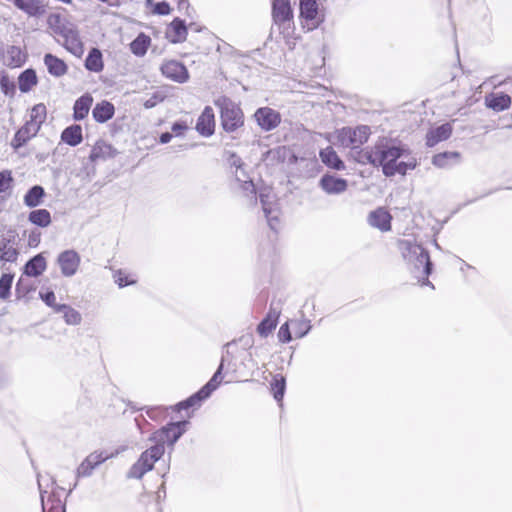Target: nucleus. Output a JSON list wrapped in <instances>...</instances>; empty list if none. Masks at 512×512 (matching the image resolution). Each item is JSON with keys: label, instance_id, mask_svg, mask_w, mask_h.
<instances>
[{"label": "nucleus", "instance_id": "1", "mask_svg": "<svg viewBox=\"0 0 512 512\" xmlns=\"http://www.w3.org/2000/svg\"><path fill=\"white\" fill-rule=\"evenodd\" d=\"M189 425L190 421L188 419L169 421L161 428L152 432L148 437V441L154 444L140 454L137 461L128 470L126 477L128 479L140 480L147 472L153 470L155 463L165 453V445L173 449L178 440L186 433Z\"/></svg>", "mask_w": 512, "mask_h": 512}, {"label": "nucleus", "instance_id": "2", "mask_svg": "<svg viewBox=\"0 0 512 512\" xmlns=\"http://www.w3.org/2000/svg\"><path fill=\"white\" fill-rule=\"evenodd\" d=\"M223 370H224V358L221 359L220 364L218 365L216 371L212 375V377L205 383L198 391L187 397L186 399L178 402L173 406V410L176 412H180L182 410H188L190 408H196L201 406V404L207 400L212 393L219 387L223 380Z\"/></svg>", "mask_w": 512, "mask_h": 512}, {"label": "nucleus", "instance_id": "3", "mask_svg": "<svg viewBox=\"0 0 512 512\" xmlns=\"http://www.w3.org/2000/svg\"><path fill=\"white\" fill-rule=\"evenodd\" d=\"M47 22L53 33L63 39L62 45L69 52L75 56H80L83 53L82 43L72 24L68 23L59 14H51Z\"/></svg>", "mask_w": 512, "mask_h": 512}, {"label": "nucleus", "instance_id": "4", "mask_svg": "<svg viewBox=\"0 0 512 512\" xmlns=\"http://www.w3.org/2000/svg\"><path fill=\"white\" fill-rule=\"evenodd\" d=\"M406 152V149L395 145L392 140L380 139L375 143L376 167L381 166L385 176H394L395 170H393V167Z\"/></svg>", "mask_w": 512, "mask_h": 512}, {"label": "nucleus", "instance_id": "5", "mask_svg": "<svg viewBox=\"0 0 512 512\" xmlns=\"http://www.w3.org/2000/svg\"><path fill=\"white\" fill-rule=\"evenodd\" d=\"M214 104L220 109L221 125L226 132H235L244 125V114L241 107L229 97L220 96L214 101Z\"/></svg>", "mask_w": 512, "mask_h": 512}, {"label": "nucleus", "instance_id": "6", "mask_svg": "<svg viewBox=\"0 0 512 512\" xmlns=\"http://www.w3.org/2000/svg\"><path fill=\"white\" fill-rule=\"evenodd\" d=\"M299 1L300 16L304 20L303 27L308 30L316 29L324 21V15L319 10L317 0Z\"/></svg>", "mask_w": 512, "mask_h": 512}, {"label": "nucleus", "instance_id": "7", "mask_svg": "<svg viewBox=\"0 0 512 512\" xmlns=\"http://www.w3.org/2000/svg\"><path fill=\"white\" fill-rule=\"evenodd\" d=\"M53 489L49 494L47 501H45L46 490L42 489L40 481L38 480V486L40 491L41 507L42 512H66V504L62 501L58 490H64L63 487L57 485L56 480L51 478Z\"/></svg>", "mask_w": 512, "mask_h": 512}, {"label": "nucleus", "instance_id": "8", "mask_svg": "<svg viewBox=\"0 0 512 512\" xmlns=\"http://www.w3.org/2000/svg\"><path fill=\"white\" fill-rule=\"evenodd\" d=\"M370 135V128L366 125L358 126L355 129L343 128L339 134L341 143L344 146L358 147L365 143Z\"/></svg>", "mask_w": 512, "mask_h": 512}, {"label": "nucleus", "instance_id": "9", "mask_svg": "<svg viewBox=\"0 0 512 512\" xmlns=\"http://www.w3.org/2000/svg\"><path fill=\"white\" fill-rule=\"evenodd\" d=\"M113 456L114 454L104 455L103 452L90 453L76 469V478L91 476L98 466Z\"/></svg>", "mask_w": 512, "mask_h": 512}, {"label": "nucleus", "instance_id": "10", "mask_svg": "<svg viewBox=\"0 0 512 512\" xmlns=\"http://www.w3.org/2000/svg\"><path fill=\"white\" fill-rule=\"evenodd\" d=\"M80 256L75 250H65L59 254L57 262L61 273L66 277L75 275L80 265Z\"/></svg>", "mask_w": 512, "mask_h": 512}, {"label": "nucleus", "instance_id": "11", "mask_svg": "<svg viewBox=\"0 0 512 512\" xmlns=\"http://www.w3.org/2000/svg\"><path fill=\"white\" fill-rule=\"evenodd\" d=\"M161 72L166 78L178 83H184L189 79L187 68L176 60H170L162 64Z\"/></svg>", "mask_w": 512, "mask_h": 512}, {"label": "nucleus", "instance_id": "12", "mask_svg": "<svg viewBox=\"0 0 512 512\" xmlns=\"http://www.w3.org/2000/svg\"><path fill=\"white\" fill-rule=\"evenodd\" d=\"M254 117L258 125L265 131L273 130L281 122L280 114L269 107L257 109Z\"/></svg>", "mask_w": 512, "mask_h": 512}, {"label": "nucleus", "instance_id": "13", "mask_svg": "<svg viewBox=\"0 0 512 512\" xmlns=\"http://www.w3.org/2000/svg\"><path fill=\"white\" fill-rule=\"evenodd\" d=\"M398 248L403 258L408 262H414L416 256H420V260L427 262V251L419 244L413 243L409 240H400Z\"/></svg>", "mask_w": 512, "mask_h": 512}, {"label": "nucleus", "instance_id": "14", "mask_svg": "<svg viewBox=\"0 0 512 512\" xmlns=\"http://www.w3.org/2000/svg\"><path fill=\"white\" fill-rule=\"evenodd\" d=\"M260 202L262 204L263 212L267 218L268 224L271 229H276V224L278 222V213L277 209L272 206V200L274 196L271 193L270 189L261 190L259 193Z\"/></svg>", "mask_w": 512, "mask_h": 512}, {"label": "nucleus", "instance_id": "15", "mask_svg": "<svg viewBox=\"0 0 512 512\" xmlns=\"http://www.w3.org/2000/svg\"><path fill=\"white\" fill-rule=\"evenodd\" d=\"M196 130L202 136L208 137L214 133L215 130V116L213 109L206 106L199 116L196 123Z\"/></svg>", "mask_w": 512, "mask_h": 512}, {"label": "nucleus", "instance_id": "16", "mask_svg": "<svg viewBox=\"0 0 512 512\" xmlns=\"http://www.w3.org/2000/svg\"><path fill=\"white\" fill-rule=\"evenodd\" d=\"M319 185L328 194L343 193L348 187V183L345 179L329 174L322 176Z\"/></svg>", "mask_w": 512, "mask_h": 512}, {"label": "nucleus", "instance_id": "17", "mask_svg": "<svg viewBox=\"0 0 512 512\" xmlns=\"http://www.w3.org/2000/svg\"><path fill=\"white\" fill-rule=\"evenodd\" d=\"M293 17V12L290 5V0H274L273 2V18L278 24L290 21Z\"/></svg>", "mask_w": 512, "mask_h": 512}, {"label": "nucleus", "instance_id": "18", "mask_svg": "<svg viewBox=\"0 0 512 512\" xmlns=\"http://www.w3.org/2000/svg\"><path fill=\"white\" fill-rule=\"evenodd\" d=\"M349 157L362 165L371 164L376 167L375 145L366 149H361L360 146L352 147Z\"/></svg>", "mask_w": 512, "mask_h": 512}, {"label": "nucleus", "instance_id": "19", "mask_svg": "<svg viewBox=\"0 0 512 512\" xmlns=\"http://www.w3.org/2000/svg\"><path fill=\"white\" fill-rule=\"evenodd\" d=\"M451 134L452 126L449 123L442 124L427 133L426 144L429 147H433L437 143L447 140Z\"/></svg>", "mask_w": 512, "mask_h": 512}, {"label": "nucleus", "instance_id": "20", "mask_svg": "<svg viewBox=\"0 0 512 512\" xmlns=\"http://www.w3.org/2000/svg\"><path fill=\"white\" fill-rule=\"evenodd\" d=\"M391 215L383 208H378L369 214L368 222L371 226L380 229L381 231H388L390 225Z\"/></svg>", "mask_w": 512, "mask_h": 512}, {"label": "nucleus", "instance_id": "21", "mask_svg": "<svg viewBox=\"0 0 512 512\" xmlns=\"http://www.w3.org/2000/svg\"><path fill=\"white\" fill-rule=\"evenodd\" d=\"M488 108L496 112L504 111L511 105V97L505 93H492L485 99Z\"/></svg>", "mask_w": 512, "mask_h": 512}, {"label": "nucleus", "instance_id": "22", "mask_svg": "<svg viewBox=\"0 0 512 512\" xmlns=\"http://www.w3.org/2000/svg\"><path fill=\"white\" fill-rule=\"evenodd\" d=\"M117 154V151L110 145L103 141H98L92 148L90 153V160L96 162L98 160H106L113 158Z\"/></svg>", "mask_w": 512, "mask_h": 512}, {"label": "nucleus", "instance_id": "23", "mask_svg": "<svg viewBox=\"0 0 512 512\" xmlns=\"http://www.w3.org/2000/svg\"><path fill=\"white\" fill-rule=\"evenodd\" d=\"M44 63L48 72L55 77H61L67 73L68 67L66 63L52 54L44 56Z\"/></svg>", "mask_w": 512, "mask_h": 512}, {"label": "nucleus", "instance_id": "24", "mask_svg": "<svg viewBox=\"0 0 512 512\" xmlns=\"http://www.w3.org/2000/svg\"><path fill=\"white\" fill-rule=\"evenodd\" d=\"M114 112L115 109L112 103L102 101L93 108L92 115L96 122L104 123L113 117Z\"/></svg>", "mask_w": 512, "mask_h": 512}, {"label": "nucleus", "instance_id": "25", "mask_svg": "<svg viewBox=\"0 0 512 512\" xmlns=\"http://www.w3.org/2000/svg\"><path fill=\"white\" fill-rule=\"evenodd\" d=\"M167 34L173 43H179L186 40L187 27L185 22L179 18H175L169 25Z\"/></svg>", "mask_w": 512, "mask_h": 512}, {"label": "nucleus", "instance_id": "26", "mask_svg": "<svg viewBox=\"0 0 512 512\" xmlns=\"http://www.w3.org/2000/svg\"><path fill=\"white\" fill-rule=\"evenodd\" d=\"M461 155L456 151H446L433 156L432 164L438 168H448L452 164L459 163Z\"/></svg>", "mask_w": 512, "mask_h": 512}, {"label": "nucleus", "instance_id": "27", "mask_svg": "<svg viewBox=\"0 0 512 512\" xmlns=\"http://www.w3.org/2000/svg\"><path fill=\"white\" fill-rule=\"evenodd\" d=\"M270 388L274 399L282 406L286 392V378L282 374L274 375L270 382Z\"/></svg>", "mask_w": 512, "mask_h": 512}, {"label": "nucleus", "instance_id": "28", "mask_svg": "<svg viewBox=\"0 0 512 512\" xmlns=\"http://www.w3.org/2000/svg\"><path fill=\"white\" fill-rule=\"evenodd\" d=\"M93 102V98L89 94H84L80 98H78L74 104L73 110L74 114L73 117L75 120H82L84 119L91 108Z\"/></svg>", "mask_w": 512, "mask_h": 512}, {"label": "nucleus", "instance_id": "29", "mask_svg": "<svg viewBox=\"0 0 512 512\" xmlns=\"http://www.w3.org/2000/svg\"><path fill=\"white\" fill-rule=\"evenodd\" d=\"M46 269V260L42 254H38L30 259L25 265V274L27 276L37 277Z\"/></svg>", "mask_w": 512, "mask_h": 512}, {"label": "nucleus", "instance_id": "30", "mask_svg": "<svg viewBox=\"0 0 512 512\" xmlns=\"http://www.w3.org/2000/svg\"><path fill=\"white\" fill-rule=\"evenodd\" d=\"M61 139L70 146H77L83 140L81 126L71 125L65 128L61 134Z\"/></svg>", "mask_w": 512, "mask_h": 512}, {"label": "nucleus", "instance_id": "31", "mask_svg": "<svg viewBox=\"0 0 512 512\" xmlns=\"http://www.w3.org/2000/svg\"><path fill=\"white\" fill-rule=\"evenodd\" d=\"M320 158L322 162L330 168L335 170L344 169V163L338 157L337 153L332 147H327L320 151Z\"/></svg>", "mask_w": 512, "mask_h": 512}, {"label": "nucleus", "instance_id": "32", "mask_svg": "<svg viewBox=\"0 0 512 512\" xmlns=\"http://www.w3.org/2000/svg\"><path fill=\"white\" fill-rule=\"evenodd\" d=\"M14 4L29 16H38L45 12L44 7L38 0H14Z\"/></svg>", "mask_w": 512, "mask_h": 512}, {"label": "nucleus", "instance_id": "33", "mask_svg": "<svg viewBox=\"0 0 512 512\" xmlns=\"http://www.w3.org/2000/svg\"><path fill=\"white\" fill-rule=\"evenodd\" d=\"M45 191L42 186L35 185L24 196V203L28 207H36L41 204Z\"/></svg>", "mask_w": 512, "mask_h": 512}, {"label": "nucleus", "instance_id": "34", "mask_svg": "<svg viewBox=\"0 0 512 512\" xmlns=\"http://www.w3.org/2000/svg\"><path fill=\"white\" fill-rule=\"evenodd\" d=\"M4 63L10 67H20L24 63V56L19 47L11 46L4 55Z\"/></svg>", "mask_w": 512, "mask_h": 512}, {"label": "nucleus", "instance_id": "35", "mask_svg": "<svg viewBox=\"0 0 512 512\" xmlns=\"http://www.w3.org/2000/svg\"><path fill=\"white\" fill-rule=\"evenodd\" d=\"M85 67L89 71L93 72H100L103 69V61H102V54L100 50L97 48H93L86 60H85Z\"/></svg>", "mask_w": 512, "mask_h": 512}, {"label": "nucleus", "instance_id": "36", "mask_svg": "<svg viewBox=\"0 0 512 512\" xmlns=\"http://www.w3.org/2000/svg\"><path fill=\"white\" fill-rule=\"evenodd\" d=\"M234 174L236 180L241 183L243 191L250 194H256L255 185L243 167L238 166V169H235Z\"/></svg>", "mask_w": 512, "mask_h": 512}, {"label": "nucleus", "instance_id": "37", "mask_svg": "<svg viewBox=\"0 0 512 512\" xmlns=\"http://www.w3.org/2000/svg\"><path fill=\"white\" fill-rule=\"evenodd\" d=\"M29 221L40 227H47L51 223L50 212L46 209L33 210L29 214Z\"/></svg>", "mask_w": 512, "mask_h": 512}, {"label": "nucleus", "instance_id": "38", "mask_svg": "<svg viewBox=\"0 0 512 512\" xmlns=\"http://www.w3.org/2000/svg\"><path fill=\"white\" fill-rule=\"evenodd\" d=\"M37 83V76L34 70L27 69L19 76V89L28 92Z\"/></svg>", "mask_w": 512, "mask_h": 512}, {"label": "nucleus", "instance_id": "39", "mask_svg": "<svg viewBox=\"0 0 512 512\" xmlns=\"http://www.w3.org/2000/svg\"><path fill=\"white\" fill-rule=\"evenodd\" d=\"M150 38L144 34H140L135 40L132 41L130 44V48L133 54L137 56H143L149 45H150Z\"/></svg>", "mask_w": 512, "mask_h": 512}, {"label": "nucleus", "instance_id": "40", "mask_svg": "<svg viewBox=\"0 0 512 512\" xmlns=\"http://www.w3.org/2000/svg\"><path fill=\"white\" fill-rule=\"evenodd\" d=\"M411 264L414 266L415 269L423 268V272H424V275H425V282L423 284L430 285L432 288H434V286L428 280V276H429V274L432 271V263L430 261L429 254L427 253V262L426 261L422 262L420 260V256H416L414 258V262H412Z\"/></svg>", "mask_w": 512, "mask_h": 512}, {"label": "nucleus", "instance_id": "41", "mask_svg": "<svg viewBox=\"0 0 512 512\" xmlns=\"http://www.w3.org/2000/svg\"><path fill=\"white\" fill-rule=\"evenodd\" d=\"M411 264L414 266L415 269L423 268V272H424V275H425V282L423 284L430 285L432 288H434V286L428 280V276H429V274L432 271V263L430 261L429 254L427 253V262L426 261L422 262L420 260V256H416L414 258V262H412Z\"/></svg>", "mask_w": 512, "mask_h": 512}, {"label": "nucleus", "instance_id": "42", "mask_svg": "<svg viewBox=\"0 0 512 512\" xmlns=\"http://www.w3.org/2000/svg\"><path fill=\"white\" fill-rule=\"evenodd\" d=\"M39 130L38 124L27 121L26 124L18 130V136L19 138L23 137L22 142H27L34 137Z\"/></svg>", "mask_w": 512, "mask_h": 512}, {"label": "nucleus", "instance_id": "43", "mask_svg": "<svg viewBox=\"0 0 512 512\" xmlns=\"http://www.w3.org/2000/svg\"><path fill=\"white\" fill-rule=\"evenodd\" d=\"M46 119V106L44 104H37L31 109L29 122L35 123L41 127V124Z\"/></svg>", "mask_w": 512, "mask_h": 512}, {"label": "nucleus", "instance_id": "44", "mask_svg": "<svg viewBox=\"0 0 512 512\" xmlns=\"http://www.w3.org/2000/svg\"><path fill=\"white\" fill-rule=\"evenodd\" d=\"M142 410H145L150 419L159 421L166 417L168 408L165 406H145Z\"/></svg>", "mask_w": 512, "mask_h": 512}, {"label": "nucleus", "instance_id": "45", "mask_svg": "<svg viewBox=\"0 0 512 512\" xmlns=\"http://www.w3.org/2000/svg\"><path fill=\"white\" fill-rule=\"evenodd\" d=\"M292 322H283L278 331L279 342L286 344L293 340Z\"/></svg>", "mask_w": 512, "mask_h": 512}, {"label": "nucleus", "instance_id": "46", "mask_svg": "<svg viewBox=\"0 0 512 512\" xmlns=\"http://www.w3.org/2000/svg\"><path fill=\"white\" fill-rule=\"evenodd\" d=\"M311 322H292V331L295 338L305 337L312 329Z\"/></svg>", "mask_w": 512, "mask_h": 512}, {"label": "nucleus", "instance_id": "47", "mask_svg": "<svg viewBox=\"0 0 512 512\" xmlns=\"http://www.w3.org/2000/svg\"><path fill=\"white\" fill-rule=\"evenodd\" d=\"M13 276L10 274H3L0 278V298L6 299L10 294Z\"/></svg>", "mask_w": 512, "mask_h": 512}, {"label": "nucleus", "instance_id": "48", "mask_svg": "<svg viewBox=\"0 0 512 512\" xmlns=\"http://www.w3.org/2000/svg\"><path fill=\"white\" fill-rule=\"evenodd\" d=\"M278 323L279 322H258L256 332L261 337H267L276 329Z\"/></svg>", "mask_w": 512, "mask_h": 512}, {"label": "nucleus", "instance_id": "49", "mask_svg": "<svg viewBox=\"0 0 512 512\" xmlns=\"http://www.w3.org/2000/svg\"><path fill=\"white\" fill-rule=\"evenodd\" d=\"M1 260L6 262H13L17 259V251L12 247H7V244L0 243Z\"/></svg>", "mask_w": 512, "mask_h": 512}, {"label": "nucleus", "instance_id": "50", "mask_svg": "<svg viewBox=\"0 0 512 512\" xmlns=\"http://www.w3.org/2000/svg\"><path fill=\"white\" fill-rule=\"evenodd\" d=\"M416 160H412V161H408V162H405V161H400V162H397V164H395V166L393 167V170H395V174L399 173V174H402V175H405L406 172L408 170H412L416 167Z\"/></svg>", "mask_w": 512, "mask_h": 512}, {"label": "nucleus", "instance_id": "51", "mask_svg": "<svg viewBox=\"0 0 512 512\" xmlns=\"http://www.w3.org/2000/svg\"><path fill=\"white\" fill-rule=\"evenodd\" d=\"M13 178L11 176V172L8 170H4L0 172V193L5 192L11 186Z\"/></svg>", "mask_w": 512, "mask_h": 512}, {"label": "nucleus", "instance_id": "52", "mask_svg": "<svg viewBox=\"0 0 512 512\" xmlns=\"http://www.w3.org/2000/svg\"><path fill=\"white\" fill-rule=\"evenodd\" d=\"M56 310L64 313L65 320H77L80 318L79 313L67 305L57 306Z\"/></svg>", "mask_w": 512, "mask_h": 512}, {"label": "nucleus", "instance_id": "53", "mask_svg": "<svg viewBox=\"0 0 512 512\" xmlns=\"http://www.w3.org/2000/svg\"><path fill=\"white\" fill-rule=\"evenodd\" d=\"M0 87L4 94L8 95L9 93L14 92V83L10 81L7 75H1L0 77Z\"/></svg>", "mask_w": 512, "mask_h": 512}, {"label": "nucleus", "instance_id": "54", "mask_svg": "<svg viewBox=\"0 0 512 512\" xmlns=\"http://www.w3.org/2000/svg\"><path fill=\"white\" fill-rule=\"evenodd\" d=\"M114 280L121 288L135 283L134 280H128V277L121 270L114 274Z\"/></svg>", "mask_w": 512, "mask_h": 512}, {"label": "nucleus", "instance_id": "55", "mask_svg": "<svg viewBox=\"0 0 512 512\" xmlns=\"http://www.w3.org/2000/svg\"><path fill=\"white\" fill-rule=\"evenodd\" d=\"M153 12L158 15H167L170 13V6L167 2H159L154 5Z\"/></svg>", "mask_w": 512, "mask_h": 512}, {"label": "nucleus", "instance_id": "56", "mask_svg": "<svg viewBox=\"0 0 512 512\" xmlns=\"http://www.w3.org/2000/svg\"><path fill=\"white\" fill-rule=\"evenodd\" d=\"M163 96L154 94L144 102V107L147 109L155 107L159 102L163 101Z\"/></svg>", "mask_w": 512, "mask_h": 512}, {"label": "nucleus", "instance_id": "57", "mask_svg": "<svg viewBox=\"0 0 512 512\" xmlns=\"http://www.w3.org/2000/svg\"><path fill=\"white\" fill-rule=\"evenodd\" d=\"M43 301L50 307L55 306V294L53 292H47L45 294H40Z\"/></svg>", "mask_w": 512, "mask_h": 512}, {"label": "nucleus", "instance_id": "58", "mask_svg": "<svg viewBox=\"0 0 512 512\" xmlns=\"http://www.w3.org/2000/svg\"><path fill=\"white\" fill-rule=\"evenodd\" d=\"M135 423L141 433H144L145 427L150 425L149 422L143 416L136 417Z\"/></svg>", "mask_w": 512, "mask_h": 512}, {"label": "nucleus", "instance_id": "59", "mask_svg": "<svg viewBox=\"0 0 512 512\" xmlns=\"http://www.w3.org/2000/svg\"><path fill=\"white\" fill-rule=\"evenodd\" d=\"M22 139H23V137L19 138L18 131H17L13 140L11 141V146L14 149H18V148L22 147L26 143V142H22Z\"/></svg>", "mask_w": 512, "mask_h": 512}, {"label": "nucleus", "instance_id": "60", "mask_svg": "<svg viewBox=\"0 0 512 512\" xmlns=\"http://www.w3.org/2000/svg\"><path fill=\"white\" fill-rule=\"evenodd\" d=\"M187 129V126L183 123H174L172 126V131L178 136L181 135L184 130Z\"/></svg>", "mask_w": 512, "mask_h": 512}, {"label": "nucleus", "instance_id": "61", "mask_svg": "<svg viewBox=\"0 0 512 512\" xmlns=\"http://www.w3.org/2000/svg\"><path fill=\"white\" fill-rule=\"evenodd\" d=\"M231 166L235 167V169H238V166L243 167L241 158L233 155L231 158Z\"/></svg>", "mask_w": 512, "mask_h": 512}, {"label": "nucleus", "instance_id": "62", "mask_svg": "<svg viewBox=\"0 0 512 512\" xmlns=\"http://www.w3.org/2000/svg\"><path fill=\"white\" fill-rule=\"evenodd\" d=\"M172 139V134L169 132L162 133L160 136V143L166 144L170 142Z\"/></svg>", "mask_w": 512, "mask_h": 512}, {"label": "nucleus", "instance_id": "63", "mask_svg": "<svg viewBox=\"0 0 512 512\" xmlns=\"http://www.w3.org/2000/svg\"><path fill=\"white\" fill-rule=\"evenodd\" d=\"M162 494H163V497H165V495H166V488H165V484L164 483H162L160 485V487L158 488V491H157L158 498H161Z\"/></svg>", "mask_w": 512, "mask_h": 512}, {"label": "nucleus", "instance_id": "64", "mask_svg": "<svg viewBox=\"0 0 512 512\" xmlns=\"http://www.w3.org/2000/svg\"><path fill=\"white\" fill-rule=\"evenodd\" d=\"M38 242H39V235L38 236L31 235L30 236V238H29V245L30 246L37 245Z\"/></svg>", "mask_w": 512, "mask_h": 512}]
</instances>
